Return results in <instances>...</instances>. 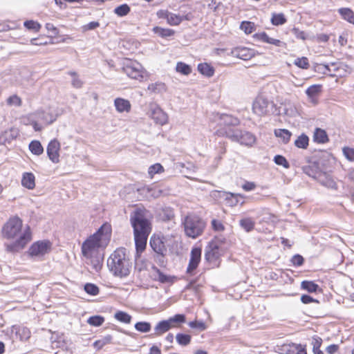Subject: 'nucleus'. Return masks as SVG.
Masks as SVG:
<instances>
[{
  "instance_id": "obj_46",
  "label": "nucleus",
  "mask_w": 354,
  "mask_h": 354,
  "mask_svg": "<svg viewBox=\"0 0 354 354\" xmlns=\"http://www.w3.org/2000/svg\"><path fill=\"white\" fill-rule=\"evenodd\" d=\"M24 26L28 30L39 32L41 26L39 23L33 20H28L24 23Z\"/></svg>"
},
{
  "instance_id": "obj_2",
  "label": "nucleus",
  "mask_w": 354,
  "mask_h": 354,
  "mask_svg": "<svg viewBox=\"0 0 354 354\" xmlns=\"http://www.w3.org/2000/svg\"><path fill=\"white\" fill-rule=\"evenodd\" d=\"M1 233L3 238L15 240L5 244L6 251L12 253L20 252L32 240L30 228L28 225L23 227L22 221L17 216L10 218L4 224Z\"/></svg>"
},
{
  "instance_id": "obj_14",
  "label": "nucleus",
  "mask_w": 354,
  "mask_h": 354,
  "mask_svg": "<svg viewBox=\"0 0 354 354\" xmlns=\"http://www.w3.org/2000/svg\"><path fill=\"white\" fill-rule=\"evenodd\" d=\"M215 196L223 198L226 205L230 207H234L239 203V198H244L245 196L241 194H234L231 192L216 191L214 193Z\"/></svg>"
},
{
  "instance_id": "obj_54",
  "label": "nucleus",
  "mask_w": 354,
  "mask_h": 354,
  "mask_svg": "<svg viewBox=\"0 0 354 354\" xmlns=\"http://www.w3.org/2000/svg\"><path fill=\"white\" fill-rule=\"evenodd\" d=\"M274 161L277 165H281L286 169H288L290 167L289 162L287 161V160L283 156H281V155L275 156L274 158Z\"/></svg>"
},
{
  "instance_id": "obj_57",
  "label": "nucleus",
  "mask_w": 354,
  "mask_h": 354,
  "mask_svg": "<svg viewBox=\"0 0 354 354\" xmlns=\"http://www.w3.org/2000/svg\"><path fill=\"white\" fill-rule=\"evenodd\" d=\"M342 151L346 159L350 161H354V149L345 147Z\"/></svg>"
},
{
  "instance_id": "obj_47",
  "label": "nucleus",
  "mask_w": 354,
  "mask_h": 354,
  "mask_svg": "<svg viewBox=\"0 0 354 354\" xmlns=\"http://www.w3.org/2000/svg\"><path fill=\"white\" fill-rule=\"evenodd\" d=\"M130 12V8L127 4H122L115 8L114 12L120 16L124 17Z\"/></svg>"
},
{
  "instance_id": "obj_1",
  "label": "nucleus",
  "mask_w": 354,
  "mask_h": 354,
  "mask_svg": "<svg viewBox=\"0 0 354 354\" xmlns=\"http://www.w3.org/2000/svg\"><path fill=\"white\" fill-rule=\"evenodd\" d=\"M109 240L110 233L104 232V227H101L82 243V253L86 258V263L95 272H99L102 267L103 254L100 250L106 247Z\"/></svg>"
},
{
  "instance_id": "obj_3",
  "label": "nucleus",
  "mask_w": 354,
  "mask_h": 354,
  "mask_svg": "<svg viewBox=\"0 0 354 354\" xmlns=\"http://www.w3.org/2000/svg\"><path fill=\"white\" fill-rule=\"evenodd\" d=\"M107 266L114 276L120 278L127 277L132 267L129 253L124 248L116 249L109 257Z\"/></svg>"
},
{
  "instance_id": "obj_40",
  "label": "nucleus",
  "mask_w": 354,
  "mask_h": 354,
  "mask_svg": "<svg viewBox=\"0 0 354 354\" xmlns=\"http://www.w3.org/2000/svg\"><path fill=\"white\" fill-rule=\"evenodd\" d=\"M317 167L316 165H308L303 167L304 172L308 176L317 179V174L320 171L317 170Z\"/></svg>"
},
{
  "instance_id": "obj_15",
  "label": "nucleus",
  "mask_w": 354,
  "mask_h": 354,
  "mask_svg": "<svg viewBox=\"0 0 354 354\" xmlns=\"http://www.w3.org/2000/svg\"><path fill=\"white\" fill-rule=\"evenodd\" d=\"M157 15L159 18L165 19L167 22L171 26H178L184 19H187L186 17L176 15L164 10L158 11L157 12Z\"/></svg>"
},
{
  "instance_id": "obj_36",
  "label": "nucleus",
  "mask_w": 354,
  "mask_h": 354,
  "mask_svg": "<svg viewBox=\"0 0 354 354\" xmlns=\"http://www.w3.org/2000/svg\"><path fill=\"white\" fill-rule=\"evenodd\" d=\"M147 89L155 93H160L166 90L165 84L162 82H156L149 84Z\"/></svg>"
},
{
  "instance_id": "obj_64",
  "label": "nucleus",
  "mask_w": 354,
  "mask_h": 354,
  "mask_svg": "<svg viewBox=\"0 0 354 354\" xmlns=\"http://www.w3.org/2000/svg\"><path fill=\"white\" fill-rule=\"evenodd\" d=\"M322 344V339L319 337L315 336L313 337V348H320Z\"/></svg>"
},
{
  "instance_id": "obj_43",
  "label": "nucleus",
  "mask_w": 354,
  "mask_h": 354,
  "mask_svg": "<svg viewBox=\"0 0 354 354\" xmlns=\"http://www.w3.org/2000/svg\"><path fill=\"white\" fill-rule=\"evenodd\" d=\"M176 70L177 72L185 75L190 74L192 72L191 67L183 62H178Z\"/></svg>"
},
{
  "instance_id": "obj_21",
  "label": "nucleus",
  "mask_w": 354,
  "mask_h": 354,
  "mask_svg": "<svg viewBox=\"0 0 354 354\" xmlns=\"http://www.w3.org/2000/svg\"><path fill=\"white\" fill-rule=\"evenodd\" d=\"M256 37L259 40H260L263 42L272 44L277 47H285L286 46L285 42H283L279 39H274V38L270 37L268 35V34L266 33L265 32L257 34Z\"/></svg>"
},
{
  "instance_id": "obj_11",
  "label": "nucleus",
  "mask_w": 354,
  "mask_h": 354,
  "mask_svg": "<svg viewBox=\"0 0 354 354\" xmlns=\"http://www.w3.org/2000/svg\"><path fill=\"white\" fill-rule=\"evenodd\" d=\"M205 252V258L209 263H215L222 254V249L217 240L210 241Z\"/></svg>"
},
{
  "instance_id": "obj_35",
  "label": "nucleus",
  "mask_w": 354,
  "mask_h": 354,
  "mask_svg": "<svg viewBox=\"0 0 354 354\" xmlns=\"http://www.w3.org/2000/svg\"><path fill=\"white\" fill-rule=\"evenodd\" d=\"M30 151L37 156H39L44 152V148L39 141L33 140L29 145Z\"/></svg>"
},
{
  "instance_id": "obj_13",
  "label": "nucleus",
  "mask_w": 354,
  "mask_h": 354,
  "mask_svg": "<svg viewBox=\"0 0 354 354\" xmlns=\"http://www.w3.org/2000/svg\"><path fill=\"white\" fill-rule=\"evenodd\" d=\"M149 114L156 124L164 125L167 123V114L156 104L150 105Z\"/></svg>"
},
{
  "instance_id": "obj_30",
  "label": "nucleus",
  "mask_w": 354,
  "mask_h": 354,
  "mask_svg": "<svg viewBox=\"0 0 354 354\" xmlns=\"http://www.w3.org/2000/svg\"><path fill=\"white\" fill-rule=\"evenodd\" d=\"M313 139L315 142L325 143L328 141V136L324 130L317 128L314 133Z\"/></svg>"
},
{
  "instance_id": "obj_16",
  "label": "nucleus",
  "mask_w": 354,
  "mask_h": 354,
  "mask_svg": "<svg viewBox=\"0 0 354 354\" xmlns=\"http://www.w3.org/2000/svg\"><path fill=\"white\" fill-rule=\"evenodd\" d=\"M59 150L60 143L59 142L54 139L51 140L47 147V155L49 159L54 163L59 162Z\"/></svg>"
},
{
  "instance_id": "obj_8",
  "label": "nucleus",
  "mask_w": 354,
  "mask_h": 354,
  "mask_svg": "<svg viewBox=\"0 0 354 354\" xmlns=\"http://www.w3.org/2000/svg\"><path fill=\"white\" fill-rule=\"evenodd\" d=\"M123 71L131 79L142 81L147 75L142 66L136 61L129 60L124 64Z\"/></svg>"
},
{
  "instance_id": "obj_60",
  "label": "nucleus",
  "mask_w": 354,
  "mask_h": 354,
  "mask_svg": "<svg viewBox=\"0 0 354 354\" xmlns=\"http://www.w3.org/2000/svg\"><path fill=\"white\" fill-rule=\"evenodd\" d=\"M292 32L297 39H301L302 40H305L306 39L305 32L299 30L297 28H292Z\"/></svg>"
},
{
  "instance_id": "obj_28",
  "label": "nucleus",
  "mask_w": 354,
  "mask_h": 354,
  "mask_svg": "<svg viewBox=\"0 0 354 354\" xmlns=\"http://www.w3.org/2000/svg\"><path fill=\"white\" fill-rule=\"evenodd\" d=\"M198 70L201 74L207 77H212L214 73V68L207 63L199 64Z\"/></svg>"
},
{
  "instance_id": "obj_25",
  "label": "nucleus",
  "mask_w": 354,
  "mask_h": 354,
  "mask_svg": "<svg viewBox=\"0 0 354 354\" xmlns=\"http://www.w3.org/2000/svg\"><path fill=\"white\" fill-rule=\"evenodd\" d=\"M114 105L117 111L119 113L129 112L131 110V104L129 100L118 97L114 100Z\"/></svg>"
},
{
  "instance_id": "obj_29",
  "label": "nucleus",
  "mask_w": 354,
  "mask_h": 354,
  "mask_svg": "<svg viewBox=\"0 0 354 354\" xmlns=\"http://www.w3.org/2000/svg\"><path fill=\"white\" fill-rule=\"evenodd\" d=\"M322 86L319 84H314L309 86L306 91V95L311 99L312 102H315V98L321 92Z\"/></svg>"
},
{
  "instance_id": "obj_24",
  "label": "nucleus",
  "mask_w": 354,
  "mask_h": 354,
  "mask_svg": "<svg viewBox=\"0 0 354 354\" xmlns=\"http://www.w3.org/2000/svg\"><path fill=\"white\" fill-rule=\"evenodd\" d=\"M21 185L28 189H33L35 187V178L34 174L30 172H25L22 176Z\"/></svg>"
},
{
  "instance_id": "obj_32",
  "label": "nucleus",
  "mask_w": 354,
  "mask_h": 354,
  "mask_svg": "<svg viewBox=\"0 0 354 354\" xmlns=\"http://www.w3.org/2000/svg\"><path fill=\"white\" fill-rule=\"evenodd\" d=\"M240 225L241 227L245 230L247 232H251L255 225V222L252 218H244L240 220Z\"/></svg>"
},
{
  "instance_id": "obj_17",
  "label": "nucleus",
  "mask_w": 354,
  "mask_h": 354,
  "mask_svg": "<svg viewBox=\"0 0 354 354\" xmlns=\"http://www.w3.org/2000/svg\"><path fill=\"white\" fill-rule=\"evenodd\" d=\"M165 237L151 236L150 245L153 250L158 254L164 256L167 252V246L165 243Z\"/></svg>"
},
{
  "instance_id": "obj_27",
  "label": "nucleus",
  "mask_w": 354,
  "mask_h": 354,
  "mask_svg": "<svg viewBox=\"0 0 354 354\" xmlns=\"http://www.w3.org/2000/svg\"><path fill=\"white\" fill-rule=\"evenodd\" d=\"M338 12L344 20L354 25V12L351 8H342Z\"/></svg>"
},
{
  "instance_id": "obj_6",
  "label": "nucleus",
  "mask_w": 354,
  "mask_h": 354,
  "mask_svg": "<svg viewBox=\"0 0 354 354\" xmlns=\"http://www.w3.org/2000/svg\"><path fill=\"white\" fill-rule=\"evenodd\" d=\"M205 227V222L195 215L187 216L184 221V229L186 235L192 239L201 235Z\"/></svg>"
},
{
  "instance_id": "obj_18",
  "label": "nucleus",
  "mask_w": 354,
  "mask_h": 354,
  "mask_svg": "<svg viewBox=\"0 0 354 354\" xmlns=\"http://www.w3.org/2000/svg\"><path fill=\"white\" fill-rule=\"evenodd\" d=\"M231 55L243 60H248L254 56V51L246 47H236L231 50Z\"/></svg>"
},
{
  "instance_id": "obj_26",
  "label": "nucleus",
  "mask_w": 354,
  "mask_h": 354,
  "mask_svg": "<svg viewBox=\"0 0 354 354\" xmlns=\"http://www.w3.org/2000/svg\"><path fill=\"white\" fill-rule=\"evenodd\" d=\"M221 120L223 121L224 124L227 126L223 129L219 131V133L223 136H225V131L229 128H232L231 126L238 125L239 123V120L236 118H234L232 115H223L221 116Z\"/></svg>"
},
{
  "instance_id": "obj_61",
  "label": "nucleus",
  "mask_w": 354,
  "mask_h": 354,
  "mask_svg": "<svg viewBox=\"0 0 354 354\" xmlns=\"http://www.w3.org/2000/svg\"><path fill=\"white\" fill-rule=\"evenodd\" d=\"M291 262L294 266H300L304 263V258L299 254H295L292 257Z\"/></svg>"
},
{
  "instance_id": "obj_37",
  "label": "nucleus",
  "mask_w": 354,
  "mask_h": 354,
  "mask_svg": "<svg viewBox=\"0 0 354 354\" xmlns=\"http://www.w3.org/2000/svg\"><path fill=\"white\" fill-rule=\"evenodd\" d=\"M309 138L306 134L300 135L295 141V145L300 149H306L308 146Z\"/></svg>"
},
{
  "instance_id": "obj_45",
  "label": "nucleus",
  "mask_w": 354,
  "mask_h": 354,
  "mask_svg": "<svg viewBox=\"0 0 354 354\" xmlns=\"http://www.w3.org/2000/svg\"><path fill=\"white\" fill-rule=\"evenodd\" d=\"M135 328L142 333H147L151 330V324L147 322H139L135 324Z\"/></svg>"
},
{
  "instance_id": "obj_51",
  "label": "nucleus",
  "mask_w": 354,
  "mask_h": 354,
  "mask_svg": "<svg viewBox=\"0 0 354 354\" xmlns=\"http://www.w3.org/2000/svg\"><path fill=\"white\" fill-rule=\"evenodd\" d=\"M104 322V318L102 316L95 315L91 317L87 322L93 326H101Z\"/></svg>"
},
{
  "instance_id": "obj_59",
  "label": "nucleus",
  "mask_w": 354,
  "mask_h": 354,
  "mask_svg": "<svg viewBox=\"0 0 354 354\" xmlns=\"http://www.w3.org/2000/svg\"><path fill=\"white\" fill-rule=\"evenodd\" d=\"M42 119L46 124H51L56 120V116L50 113H44Z\"/></svg>"
},
{
  "instance_id": "obj_42",
  "label": "nucleus",
  "mask_w": 354,
  "mask_h": 354,
  "mask_svg": "<svg viewBox=\"0 0 354 354\" xmlns=\"http://www.w3.org/2000/svg\"><path fill=\"white\" fill-rule=\"evenodd\" d=\"M164 171L163 167L160 163H156L151 165L148 169V174L151 178L156 174H160Z\"/></svg>"
},
{
  "instance_id": "obj_48",
  "label": "nucleus",
  "mask_w": 354,
  "mask_h": 354,
  "mask_svg": "<svg viewBox=\"0 0 354 354\" xmlns=\"http://www.w3.org/2000/svg\"><path fill=\"white\" fill-rule=\"evenodd\" d=\"M84 290L86 293L93 296L98 295L100 291L99 288L96 285L91 283L84 285Z\"/></svg>"
},
{
  "instance_id": "obj_63",
  "label": "nucleus",
  "mask_w": 354,
  "mask_h": 354,
  "mask_svg": "<svg viewBox=\"0 0 354 354\" xmlns=\"http://www.w3.org/2000/svg\"><path fill=\"white\" fill-rule=\"evenodd\" d=\"M293 348L297 351V354H307L306 346L300 344L292 343Z\"/></svg>"
},
{
  "instance_id": "obj_9",
  "label": "nucleus",
  "mask_w": 354,
  "mask_h": 354,
  "mask_svg": "<svg viewBox=\"0 0 354 354\" xmlns=\"http://www.w3.org/2000/svg\"><path fill=\"white\" fill-rule=\"evenodd\" d=\"M274 104L263 96H258L253 102L252 111L259 116L266 115L272 111Z\"/></svg>"
},
{
  "instance_id": "obj_23",
  "label": "nucleus",
  "mask_w": 354,
  "mask_h": 354,
  "mask_svg": "<svg viewBox=\"0 0 354 354\" xmlns=\"http://www.w3.org/2000/svg\"><path fill=\"white\" fill-rule=\"evenodd\" d=\"M12 331L15 333L21 341H27L31 335L29 328L24 326H13Z\"/></svg>"
},
{
  "instance_id": "obj_41",
  "label": "nucleus",
  "mask_w": 354,
  "mask_h": 354,
  "mask_svg": "<svg viewBox=\"0 0 354 354\" xmlns=\"http://www.w3.org/2000/svg\"><path fill=\"white\" fill-rule=\"evenodd\" d=\"M301 288L309 292H315L319 286L313 281H304L301 282Z\"/></svg>"
},
{
  "instance_id": "obj_19",
  "label": "nucleus",
  "mask_w": 354,
  "mask_h": 354,
  "mask_svg": "<svg viewBox=\"0 0 354 354\" xmlns=\"http://www.w3.org/2000/svg\"><path fill=\"white\" fill-rule=\"evenodd\" d=\"M201 257V249L199 248H194L191 251V257L187 269V272L191 273L198 266Z\"/></svg>"
},
{
  "instance_id": "obj_7",
  "label": "nucleus",
  "mask_w": 354,
  "mask_h": 354,
  "mask_svg": "<svg viewBox=\"0 0 354 354\" xmlns=\"http://www.w3.org/2000/svg\"><path fill=\"white\" fill-rule=\"evenodd\" d=\"M185 322V316L177 314L167 320H162L157 324L154 328L155 334L157 335L166 333L171 328L177 327L179 324Z\"/></svg>"
},
{
  "instance_id": "obj_53",
  "label": "nucleus",
  "mask_w": 354,
  "mask_h": 354,
  "mask_svg": "<svg viewBox=\"0 0 354 354\" xmlns=\"http://www.w3.org/2000/svg\"><path fill=\"white\" fill-rule=\"evenodd\" d=\"M7 104L9 106H20L21 104V100L18 95H12L7 99Z\"/></svg>"
},
{
  "instance_id": "obj_12",
  "label": "nucleus",
  "mask_w": 354,
  "mask_h": 354,
  "mask_svg": "<svg viewBox=\"0 0 354 354\" xmlns=\"http://www.w3.org/2000/svg\"><path fill=\"white\" fill-rule=\"evenodd\" d=\"M51 249V243L48 241H40L34 243L28 250L32 257H41L48 253Z\"/></svg>"
},
{
  "instance_id": "obj_52",
  "label": "nucleus",
  "mask_w": 354,
  "mask_h": 354,
  "mask_svg": "<svg viewBox=\"0 0 354 354\" xmlns=\"http://www.w3.org/2000/svg\"><path fill=\"white\" fill-rule=\"evenodd\" d=\"M254 24L250 21H243L241 24L240 28L243 30L246 34H250L254 30Z\"/></svg>"
},
{
  "instance_id": "obj_62",
  "label": "nucleus",
  "mask_w": 354,
  "mask_h": 354,
  "mask_svg": "<svg viewBox=\"0 0 354 354\" xmlns=\"http://www.w3.org/2000/svg\"><path fill=\"white\" fill-rule=\"evenodd\" d=\"M212 225L213 229L216 231H222L224 230V226L221 222L216 219H213L212 221Z\"/></svg>"
},
{
  "instance_id": "obj_38",
  "label": "nucleus",
  "mask_w": 354,
  "mask_h": 354,
  "mask_svg": "<svg viewBox=\"0 0 354 354\" xmlns=\"http://www.w3.org/2000/svg\"><path fill=\"white\" fill-rule=\"evenodd\" d=\"M271 22L274 26H280L286 22V19L283 13H274L271 18Z\"/></svg>"
},
{
  "instance_id": "obj_56",
  "label": "nucleus",
  "mask_w": 354,
  "mask_h": 354,
  "mask_svg": "<svg viewBox=\"0 0 354 354\" xmlns=\"http://www.w3.org/2000/svg\"><path fill=\"white\" fill-rule=\"evenodd\" d=\"M294 64L298 67L304 69H306L309 66L308 59L305 57L296 59Z\"/></svg>"
},
{
  "instance_id": "obj_58",
  "label": "nucleus",
  "mask_w": 354,
  "mask_h": 354,
  "mask_svg": "<svg viewBox=\"0 0 354 354\" xmlns=\"http://www.w3.org/2000/svg\"><path fill=\"white\" fill-rule=\"evenodd\" d=\"M257 187V185L254 182L245 181L241 186L242 189L245 192H250L254 190Z\"/></svg>"
},
{
  "instance_id": "obj_4",
  "label": "nucleus",
  "mask_w": 354,
  "mask_h": 354,
  "mask_svg": "<svg viewBox=\"0 0 354 354\" xmlns=\"http://www.w3.org/2000/svg\"><path fill=\"white\" fill-rule=\"evenodd\" d=\"M130 221L133 228L134 234L149 235L151 223L145 209L136 208L130 214Z\"/></svg>"
},
{
  "instance_id": "obj_22",
  "label": "nucleus",
  "mask_w": 354,
  "mask_h": 354,
  "mask_svg": "<svg viewBox=\"0 0 354 354\" xmlns=\"http://www.w3.org/2000/svg\"><path fill=\"white\" fill-rule=\"evenodd\" d=\"M148 236L149 235L134 234L137 257L145 250Z\"/></svg>"
},
{
  "instance_id": "obj_33",
  "label": "nucleus",
  "mask_w": 354,
  "mask_h": 354,
  "mask_svg": "<svg viewBox=\"0 0 354 354\" xmlns=\"http://www.w3.org/2000/svg\"><path fill=\"white\" fill-rule=\"evenodd\" d=\"M114 317L118 321L124 324H130L132 319V317L129 314L120 310L117 311L115 313Z\"/></svg>"
},
{
  "instance_id": "obj_10",
  "label": "nucleus",
  "mask_w": 354,
  "mask_h": 354,
  "mask_svg": "<svg viewBox=\"0 0 354 354\" xmlns=\"http://www.w3.org/2000/svg\"><path fill=\"white\" fill-rule=\"evenodd\" d=\"M344 68H348L347 65L341 62H333L330 64H320L318 65L319 70H322L323 74L331 77L344 76V73L340 72V70H344Z\"/></svg>"
},
{
  "instance_id": "obj_34",
  "label": "nucleus",
  "mask_w": 354,
  "mask_h": 354,
  "mask_svg": "<svg viewBox=\"0 0 354 354\" xmlns=\"http://www.w3.org/2000/svg\"><path fill=\"white\" fill-rule=\"evenodd\" d=\"M274 135L277 137L281 138L284 143H288L290 141L292 133L287 129H279L274 130Z\"/></svg>"
},
{
  "instance_id": "obj_31",
  "label": "nucleus",
  "mask_w": 354,
  "mask_h": 354,
  "mask_svg": "<svg viewBox=\"0 0 354 354\" xmlns=\"http://www.w3.org/2000/svg\"><path fill=\"white\" fill-rule=\"evenodd\" d=\"M153 31L154 33L163 38L173 36L175 33L174 30L172 29L163 28L158 26L154 27Z\"/></svg>"
},
{
  "instance_id": "obj_49",
  "label": "nucleus",
  "mask_w": 354,
  "mask_h": 354,
  "mask_svg": "<svg viewBox=\"0 0 354 354\" xmlns=\"http://www.w3.org/2000/svg\"><path fill=\"white\" fill-rule=\"evenodd\" d=\"M111 340L112 337L109 335H106L102 339L95 341L94 342V346L97 349H101L106 344L111 343Z\"/></svg>"
},
{
  "instance_id": "obj_44",
  "label": "nucleus",
  "mask_w": 354,
  "mask_h": 354,
  "mask_svg": "<svg viewBox=\"0 0 354 354\" xmlns=\"http://www.w3.org/2000/svg\"><path fill=\"white\" fill-rule=\"evenodd\" d=\"M176 339L177 342L181 346H187L191 342V336L187 334L178 333Z\"/></svg>"
},
{
  "instance_id": "obj_5",
  "label": "nucleus",
  "mask_w": 354,
  "mask_h": 354,
  "mask_svg": "<svg viewBox=\"0 0 354 354\" xmlns=\"http://www.w3.org/2000/svg\"><path fill=\"white\" fill-rule=\"evenodd\" d=\"M225 136L232 141L237 142L241 145L252 147L257 140L256 136L247 131L229 128L225 131Z\"/></svg>"
},
{
  "instance_id": "obj_39",
  "label": "nucleus",
  "mask_w": 354,
  "mask_h": 354,
  "mask_svg": "<svg viewBox=\"0 0 354 354\" xmlns=\"http://www.w3.org/2000/svg\"><path fill=\"white\" fill-rule=\"evenodd\" d=\"M143 190L147 191L149 196L154 198L160 197L163 194V191L157 186H154L153 187H147L144 188Z\"/></svg>"
},
{
  "instance_id": "obj_50",
  "label": "nucleus",
  "mask_w": 354,
  "mask_h": 354,
  "mask_svg": "<svg viewBox=\"0 0 354 354\" xmlns=\"http://www.w3.org/2000/svg\"><path fill=\"white\" fill-rule=\"evenodd\" d=\"M68 74L72 76L71 84L73 86L77 88H81L83 85V82L80 79L77 73L75 72L71 71Z\"/></svg>"
},
{
  "instance_id": "obj_55",
  "label": "nucleus",
  "mask_w": 354,
  "mask_h": 354,
  "mask_svg": "<svg viewBox=\"0 0 354 354\" xmlns=\"http://www.w3.org/2000/svg\"><path fill=\"white\" fill-rule=\"evenodd\" d=\"M292 343L284 344L279 348L280 353L281 354H294L295 351L292 350Z\"/></svg>"
},
{
  "instance_id": "obj_20",
  "label": "nucleus",
  "mask_w": 354,
  "mask_h": 354,
  "mask_svg": "<svg viewBox=\"0 0 354 354\" xmlns=\"http://www.w3.org/2000/svg\"><path fill=\"white\" fill-rule=\"evenodd\" d=\"M323 186L332 189H336L337 185L334 180L332 178L330 175L326 172H319L317 174V178L316 179Z\"/></svg>"
}]
</instances>
